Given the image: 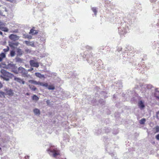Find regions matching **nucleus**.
I'll return each mask as SVG.
<instances>
[{"label": "nucleus", "mask_w": 159, "mask_h": 159, "mask_svg": "<svg viewBox=\"0 0 159 159\" xmlns=\"http://www.w3.org/2000/svg\"><path fill=\"white\" fill-rule=\"evenodd\" d=\"M0 72L2 74V75H0V77L3 78L4 80L7 81H9V78L13 75L12 74L10 73L3 69L1 70Z\"/></svg>", "instance_id": "f257e3e1"}, {"label": "nucleus", "mask_w": 159, "mask_h": 159, "mask_svg": "<svg viewBox=\"0 0 159 159\" xmlns=\"http://www.w3.org/2000/svg\"><path fill=\"white\" fill-rule=\"evenodd\" d=\"M47 151L50 156L54 157H56L60 155L59 152L55 149H47Z\"/></svg>", "instance_id": "f03ea898"}, {"label": "nucleus", "mask_w": 159, "mask_h": 159, "mask_svg": "<svg viewBox=\"0 0 159 159\" xmlns=\"http://www.w3.org/2000/svg\"><path fill=\"white\" fill-rule=\"evenodd\" d=\"M8 14V10L6 7L0 5V15L5 16Z\"/></svg>", "instance_id": "7ed1b4c3"}, {"label": "nucleus", "mask_w": 159, "mask_h": 159, "mask_svg": "<svg viewBox=\"0 0 159 159\" xmlns=\"http://www.w3.org/2000/svg\"><path fill=\"white\" fill-rule=\"evenodd\" d=\"M30 65L32 67L38 68L39 66V63L33 60H31L30 61Z\"/></svg>", "instance_id": "20e7f679"}, {"label": "nucleus", "mask_w": 159, "mask_h": 159, "mask_svg": "<svg viewBox=\"0 0 159 159\" xmlns=\"http://www.w3.org/2000/svg\"><path fill=\"white\" fill-rule=\"evenodd\" d=\"M9 38L11 40L15 41L18 40L19 37L16 34H12L10 35Z\"/></svg>", "instance_id": "39448f33"}, {"label": "nucleus", "mask_w": 159, "mask_h": 159, "mask_svg": "<svg viewBox=\"0 0 159 159\" xmlns=\"http://www.w3.org/2000/svg\"><path fill=\"white\" fill-rule=\"evenodd\" d=\"M18 70L19 73H22L23 75H25L27 73V71L21 67H19L18 69Z\"/></svg>", "instance_id": "423d86ee"}, {"label": "nucleus", "mask_w": 159, "mask_h": 159, "mask_svg": "<svg viewBox=\"0 0 159 159\" xmlns=\"http://www.w3.org/2000/svg\"><path fill=\"white\" fill-rule=\"evenodd\" d=\"M4 90L6 92V94L11 96L13 95L14 93L11 89H6Z\"/></svg>", "instance_id": "0eeeda50"}, {"label": "nucleus", "mask_w": 159, "mask_h": 159, "mask_svg": "<svg viewBox=\"0 0 159 159\" xmlns=\"http://www.w3.org/2000/svg\"><path fill=\"white\" fill-rule=\"evenodd\" d=\"M19 44V43H9V46L11 48H15Z\"/></svg>", "instance_id": "6e6552de"}, {"label": "nucleus", "mask_w": 159, "mask_h": 159, "mask_svg": "<svg viewBox=\"0 0 159 159\" xmlns=\"http://www.w3.org/2000/svg\"><path fill=\"white\" fill-rule=\"evenodd\" d=\"M33 111L35 115L39 116L40 114V111L39 109L35 108L33 109Z\"/></svg>", "instance_id": "1a4fd4ad"}, {"label": "nucleus", "mask_w": 159, "mask_h": 159, "mask_svg": "<svg viewBox=\"0 0 159 159\" xmlns=\"http://www.w3.org/2000/svg\"><path fill=\"white\" fill-rule=\"evenodd\" d=\"M2 25H5L4 23L2 25H0V29L2 31L7 32L8 31V29L6 27L3 26Z\"/></svg>", "instance_id": "9d476101"}, {"label": "nucleus", "mask_w": 159, "mask_h": 159, "mask_svg": "<svg viewBox=\"0 0 159 159\" xmlns=\"http://www.w3.org/2000/svg\"><path fill=\"white\" fill-rule=\"evenodd\" d=\"M14 80H15L17 81V82L22 84H24L25 83V81L19 78H17V77H15L14 78Z\"/></svg>", "instance_id": "9b49d317"}, {"label": "nucleus", "mask_w": 159, "mask_h": 159, "mask_svg": "<svg viewBox=\"0 0 159 159\" xmlns=\"http://www.w3.org/2000/svg\"><path fill=\"white\" fill-rule=\"evenodd\" d=\"M138 105L139 107L141 109H143L145 107V105H144V102L142 101H141L139 102L138 103Z\"/></svg>", "instance_id": "f8f14e48"}, {"label": "nucleus", "mask_w": 159, "mask_h": 159, "mask_svg": "<svg viewBox=\"0 0 159 159\" xmlns=\"http://www.w3.org/2000/svg\"><path fill=\"white\" fill-rule=\"evenodd\" d=\"M29 82L31 84H34L36 85H40V84H41V82H37L36 81L33 80H30L29 81Z\"/></svg>", "instance_id": "ddd939ff"}, {"label": "nucleus", "mask_w": 159, "mask_h": 159, "mask_svg": "<svg viewBox=\"0 0 159 159\" xmlns=\"http://www.w3.org/2000/svg\"><path fill=\"white\" fill-rule=\"evenodd\" d=\"M29 33L30 34H31L32 35H34L37 34L38 32L36 30H35L34 29V28H33L30 30Z\"/></svg>", "instance_id": "4468645a"}, {"label": "nucleus", "mask_w": 159, "mask_h": 159, "mask_svg": "<svg viewBox=\"0 0 159 159\" xmlns=\"http://www.w3.org/2000/svg\"><path fill=\"white\" fill-rule=\"evenodd\" d=\"M25 43L26 44L29 46H31L32 47L34 46V43L33 42H29L28 41H25Z\"/></svg>", "instance_id": "2eb2a0df"}, {"label": "nucleus", "mask_w": 159, "mask_h": 159, "mask_svg": "<svg viewBox=\"0 0 159 159\" xmlns=\"http://www.w3.org/2000/svg\"><path fill=\"white\" fill-rule=\"evenodd\" d=\"M35 75L37 77L40 78H44V75H42L39 72L35 73Z\"/></svg>", "instance_id": "dca6fc26"}, {"label": "nucleus", "mask_w": 159, "mask_h": 159, "mask_svg": "<svg viewBox=\"0 0 159 159\" xmlns=\"http://www.w3.org/2000/svg\"><path fill=\"white\" fill-rule=\"evenodd\" d=\"M154 130L155 133H157L159 132V126H157L153 128Z\"/></svg>", "instance_id": "f3484780"}, {"label": "nucleus", "mask_w": 159, "mask_h": 159, "mask_svg": "<svg viewBox=\"0 0 159 159\" xmlns=\"http://www.w3.org/2000/svg\"><path fill=\"white\" fill-rule=\"evenodd\" d=\"M17 53L18 55H21L23 54V52L22 50L19 48H18L17 49Z\"/></svg>", "instance_id": "a211bd4d"}, {"label": "nucleus", "mask_w": 159, "mask_h": 159, "mask_svg": "<svg viewBox=\"0 0 159 159\" xmlns=\"http://www.w3.org/2000/svg\"><path fill=\"white\" fill-rule=\"evenodd\" d=\"M23 38H28L29 39H31L32 38V37L30 35H29L28 34H24L23 35Z\"/></svg>", "instance_id": "6ab92c4d"}, {"label": "nucleus", "mask_w": 159, "mask_h": 159, "mask_svg": "<svg viewBox=\"0 0 159 159\" xmlns=\"http://www.w3.org/2000/svg\"><path fill=\"white\" fill-rule=\"evenodd\" d=\"M33 100L36 101H37L39 100V98L36 95H34L32 97Z\"/></svg>", "instance_id": "aec40b11"}, {"label": "nucleus", "mask_w": 159, "mask_h": 159, "mask_svg": "<svg viewBox=\"0 0 159 159\" xmlns=\"http://www.w3.org/2000/svg\"><path fill=\"white\" fill-rule=\"evenodd\" d=\"M29 86L30 89L33 91H35L37 89L34 86L29 85Z\"/></svg>", "instance_id": "412c9836"}, {"label": "nucleus", "mask_w": 159, "mask_h": 159, "mask_svg": "<svg viewBox=\"0 0 159 159\" xmlns=\"http://www.w3.org/2000/svg\"><path fill=\"white\" fill-rule=\"evenodd\" d=\"M55 89L54 86L53 85H50L48 87V89L49 90H53Z\"/></svg>", "instance_id": "4be33fe9"}, {"label": "nucleus", "mask_w": 159, "mask_h": 159, "mask_svg": "<svg viewBox=\"0 0 159 159\" xmlns=\"http://www.w3.org/2000/svg\"><path fill=\"white\" fill-rule=\"evenodd\" d=\"M6 57V54L3 52H2L0 54V57L2 59L5 58Z\"/></svg>", "instance_id": "5701e85b"}, {"label": "nucleus", "mask_w": 159, "mask_h": 159, "mask_svg": "<svg viewBox=\"0 0 159 159\" xmlns=\"http://www.w3.org/2000/svg\"><path fill=\"white\" fill-rule=\"evenodd\" d=\"M146 121V119L145 118H143L141 119L139 121V123L140 124L142 125L144 124Z\"/></svg>", "instance_id": "b1692460"}, {"label": "nucleus", "mask_w": 159, "mask_h": 159, "mask_svg": "<svg viewBox=\"0 0 159 159\" xmlns=\"http://www.w3.org/2000/svg\"><path fill=\"white\" fill-rule=\"evenodd\" d=\"M40 85L46 87H47L48 86V83L43 82H41V84H40Z\"/></svg>", "instance_id": "393cba45"}, {"label": "nucleus", "mask_w": 159, "mask_h": 159, "mask_svg": "<svg viewBox=\"0 0 159 159\" xmlns=\"http://www.w3.org/2000/svg\"><path fill=\"white\" fill-rule=\"evenodd\" d=\"M10 55L11 57H13L15 55V52L14 51H11Z\"/></svg>", "instance_id": "a878e982"}, {"label": "nucleus", "mask_w": 159, "mask_h": 159, "mask_svg": "<svg viewBox=\"0 0 159 159\" xmlns=\"http://www.w3.org/2000/svg\"><path fill=\"white\" fill-rule=\"evenodd\" d=\"M5 95L4 92L0 91V97H1V95H2L4 98H5Z\"/></svg>", "instance_id": "bb28decb"}, {"label": "nucleus", "mask_w": 159, "mask_h": 159, "mask_svg": "<svg viewBox=\"0 0 159 159\" xmlns=\"http://www.w3.org/2000/svg\"><path fill=\"white\" fill-rule=\"evenodd\" d=\"M9 47H7V48L4 49H3V50L4 52H8L9 51Z\"/></svg>", "instance_id": "cd10ccee"}, {"label": "nucleus", "mask_w": 159, "mask_h": 159, "mask_svg": "<svg viewBox=\"0 0 159 159\" xmlns=\"http://www.w3.org/2000/svg\"><path fill=\"white\" fill-rule=\"evenodd\" d=\"M92 10L95 13V15H96V13H97V11L96 10V9L95 7H93L92 8Z\"/></svg>", "instance_id": "c85d7f7f"}, {"label": "nucleus", "mask_w": 159, "mask_h": 159, "mask_svg": "<svg viewBox=\"0 0 159 159\" xmlns=\"http://www.w3.org/2000/svg\"><path fill=\"white\" fill-rule=\"evenodd\" d=\"M155 138L157 140L159 141V134L156 135Z\"/></svg>", "instance_id": "c756f323"}, {"label": "nucleus", "mask_w": 159, "mask_h": 159, "mask_svg": "<svg viewBox=\"0 0 159 159\" xmlns=\"http://www.w3.org/2000/svg\"><path fill=\"white\" fill-rule=\"evenodd\" d=\"M157 117L158 119H159V111L157 113Z\"/></svg>", "instance_id": "7c9ffc66"}, {"label": "nucleus", "mask_w": 159, "mask_h": 159, "mask_svg": "<svg viewBox=\"0 0 159 159\" xmlns=\"http://www.w3.org/2000/svg\"><path fill=\"white\" fill-rule=\"evenodd\" d=\"M8 1L10 2L13 3H15L16 2V0H9Z\"/></svg>", "instance_id": "2f4dec72"}, {"label": "nucleus", "mask_w": 159, "mask_h": 159, "mask_svg": "<svg viewBox=\"0 0 159 159\" xmlns=\"http://www.w3.org/2000/svg\"><path fill=\"white\" fill-rule=\"evenodd\" d=\"M34 69L33 68H31L30 69H29L28 70V71H32V70H33Z\"/></svg>", "instance_id": "473e14b6"}, {"label": "nucleus", "mask_w": 159, "mask_h": 159, "mask_svg": "<svg viewBox=\"0 0 159 159\" xmlns=\"http://www.w3.org/2000/svg\"><path fill=\"white\" fill-rule=\"evenodd\" d=\"M3 86L2 84L0 82V89L2 88Z\"/></svg>", "instance_id": "72a5a7b5"}, {"label": "nucleus", "mask_w": 159, "mask_h": 159, "mask_svg": "<svg viewBox=\"0 0 159 159\" xmlns=\"http://www.w3.org/2000/svg\"><path fill=\"white\" fill-rule=\"evenodd\" d=\"M14 72H15V73H16V74H18V72L17 71H14Z\"/></svg>", "instance_id": "f704fd0d"}, {"label": "nucleus", "mask_w": 159, "mask_h": 159, "mask_svg": "<svg viewBox=\"0 0 159 159\" xmlns=\"http://www.w3.org/2000/svg\"><path fill=\"white\" fill-rule=\"evenodd\" d=\"M156 97L157 98L159 99V96H156Z\"/></svg>", "instance_id": "c9c22d12"}, {"label": "nucleus", "mask_w": 159, "mask_h": 159, "mask_svg": "<svg viewBox=\"0 0 159 159\" xmlns=\"http://www.w3.org/2000/svg\"><path fill=\"white\" fill-rule=\"evenodd\" d=\"M49 102V101L48 100H47L46 101V102H47V103H48H48Z\"/></svg>", "instance_id": "e433bc0d"}, {"label": "nucleus", "mask_w": 159, "mask_h": 159, "mask_svg": "<svg viewBox=\"0 0 159 159\" xmlns=\"http://www.w3.org/2000/svg\"><path fill=\"white\" fill-rule=\"evenodd\" d=\"M2 32L0 31V35H2Z\"/></svg>", "instance_id": "4c0bfd02"}, {"label": "nucleus", "mask_w": 159, "mask_h": 159, "mask_svg": "<svg viewBox=\"0 0 159 159\" xmlns=\"http://www.w3.org/2000/svg\"><path fill=\"white\" fill-rule=\"evenodd\" d=\"M3 23H1L0 21V25H2L3 24Z\"/></svg>", "instance_id": "58836bf2"}, {"label": "nucleus", "mask_w": 159, "mask_h": 159, "mask_svg": "<svg viewBox=\"0 0 159 159\" xmlns=\"http://www.w3.org/2000/svg\"><path fill=\"white\" fill-rule=\"evenodd\" d=\"M26 95H29V93H26Z\"/></svg>", "instance_id": "ea45409f"}, {"label": "nucleus", "mask_w": 159, "mask_h": 159, "mask_svg": "<svg viewBox=\"0 0 159 159\" xmlns=\"http://www.w3.org/2000/svg\"><path fill=\"white\" fill-rule=\"evenodd\" d=\"M121 34H124V33H121Z\"/></svg>", "instance_id": "a19ab883"}, {"label": "nucleus", "mask_w": 159, "mask_h": 159, "mask_svg": "<svg viewBox=\"0 0 159 159\" xmlns=\"http://www.w3.org/2000/svg\"><path fill=\"white\" fill-rule=\"evenodd\" d=\"M25 66L26 67H27V66H26V65H25Z\"/></svg>", "instance_id": "79ce46f5"}, {"label": "nucleus", "mask_w": 159, "mask_h": 159, "mask_svg": "<svg viewBox=\"0 0 159 159\" xmlns=\"http://www.w3.org/2000/svg\"><path fill=\"white\" fill-rule=\"evenodd\" d=\"M25 66L26 67H27V66H26V65H25Z\"/></svg>", "instance_id": "37998d69"}, {"label": "nucleus", "mask_w": 159, "mask_h": 159, "mask_svg": "<svg viewBox=\"0 0 159 159\" xmlns=\"http://www.w3.org/2000/svg\"><path fill=\"white\" fill-rule=\"evenodd\" d=\"M1 149V148L0 147V150Z\"/></svg>", "instance_id": "c03bdc74"}, {"label": "nucleus", "mask_w": 159, "mask_h": 159, "mask_svg": "<svg viewBox=\"0 0 159 159\" xmlns=\"http://www.w3.org/2000/svg\"><path fill=\"white\" fill-rule=\"evenodd\" d=\"M7 0L8 1L9 0Z\"/></svg>", "instance_id": "a18cd8bd"}]
</instances>
